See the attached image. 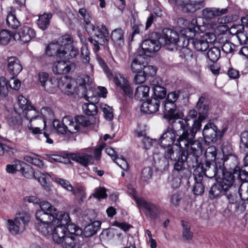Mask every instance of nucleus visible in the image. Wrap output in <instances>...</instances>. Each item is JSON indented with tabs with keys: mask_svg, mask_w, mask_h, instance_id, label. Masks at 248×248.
Returning a JSON list of instances; mask_svg holds the SVG:
<instances>
[{
	"mask_svg": "<svg viewBox=\"0 0 248 248\" xmlns=\"http://www.w3.org/2000/svg\"><path fill=\"white\" fill-rule=\"evenodd\" d=\"M93 196L96 199H103L107 197V189L104 187L99 186L94 189Z\"/></svg>",
	"mask_w": 248,
	"mask_h": 248,
	"instance_id": "obj_55",
	"label": "nucleus"
},
{
	"mask_svg": "<svg viewBox=\"0 0 248 248\" xmlns=\"http://www.w3.org/2000/svg\"><path fill=\"white\" fill-rule=\"evenodd\" d=\"M217 127L213 124L208 123L203 129L202 135L206 142H215L217 139Z\"/></svg>",
	"mask_w": 248,
	"mask_h": 248,
	"instance_id": "obj_21",
	"label": "nucleus"
},
{
	"mask_svg": "<svg viewBox=\"0 0 248 248\" xmlns=\"http://www.w3.org/2000/svg\"><path fill=\"white\" fill-rule=\"evenodd\" d=\"M84 112L89 116H93L97 113L96 106L93 103H85L82 105Z\"/></svg>",
	"mask_w": 248,
	"mask_h": 248,
	"instance_id": "obj_46",
	"label": "nucleus"
},
{
	"mask_svg": "<svg viewBox=\"0 0 248 248\" xmlns=\"http://www.w3.org/2000/svg\"><path fill=\"white\" fill-rule=\"evenodd\" d=\"M202 16L207 22L215 18L214 8H206L202 11Z\"/></svg>",
	"mask_w": 248,
	"mask_h": 248,
	"instance_id": "obj_53",
	"label": "nucleus"
},
{
	"mask_svg": "<svg viewBox=\"0 0 248 248\" xmlns=\"http://www.w3.org/2000/svg\"><path fill=\"white\" fill-rule=\"evenodd\" d=\"M97 61L99 65L101 67L104 72L106 73L107 77L109 79L112 78L113 75L111 71L110 70V69L108 68V66L105 63V61L101 58H97Z\"/></svg>",
	"mask_w": 248,
	"mask_h": 248,
	"instance_id": "obj_63",
	"label": "nucleus"
},
{
	"mask_svg": "<svg viewBox=\"0 0 248 248\" xmlns=\"http://www.w3.org/2000/svg\"><path fill=\"white\" fill-rule=\"evenodd\" d=\"M71 158L76 161L84 167L88 166L89 164H93L94 159L92 155L78 153L72 154L70 155Z\"/></svg>",
	"mask_w": 248,
	"mask_h": 248,
	"instance_id": "obj_28",
	"label": "nucleus"
},
{
	"mask_svg": "<svg viewBox=\"0 0 248 248\" xmlns=\"http://www.w3.org/2000/svg\"><path fill=\"white\" fill-rule=\"evenodd\" d=\"M182 229V237L185 240H190L193 237V232L190 231V226L189 224L183 220L181 221Z\"/></svg>",
	"mask_w": 248,
	"mask_h": 248,
	"instance_id": "obj_42",
	"label": "nucleus"
},
{
	"mask_svg": "<svg viewBox=\"0 0 248 248\" xmlns=\"http://www.w3.org/2000/svg\"><path fill=\"white\" fill-rule=\"evenodd\" d=\"M235 47L234 44L226 41L222 46V49L226 54L232 53L235 51Z\"/></svg>",
	"mask_w": 248,
	"mask_h": 248,
	"instance_id": "obj_64",
	"label": "nucleus"
},
{
	"mask_svg": "<svg viewBox=\"0 0 248 248\" xmlns=\"http://www.w3.org/2000/svg\"><path fill=\"white\" fill-rule=\"evenodd\" d=\"M150 88L146 85L139 86L135 91V98L140 101L144 100V98H146L149 95Z\"/></svg>",
	"mask_w": 248,
	"mask_h": 248,
	"instance_id": "obj_38",
	"label": "nucleus"
},
{
	"mask_svg": "<svg viewBox=\"0 0 248 248\" xmlns=\"http://www.w3.org/2000/svg\"><path fill=\"white\" fill-rule=\"evenodd\" d=\"M73 42V39L72 37L70 35L65 34L61 37L57 43L60 44V48L62 47V50L64 49L65 54H67L66 48L73 45L72 44Z\"/></svg>",
	"mask_w": 248,
	"mask_h": 248,
	"instance_id": "obj_39",
	"label": "nucleus"
},
{
	"mask_svg": "<svg viewBox=\"0 0 248 248\" xmlns=\"http://www.w3.org/2000/svg\"><path fill=\"white\" fill-rule=\"evenodd\" d=\"M164 117L168 121L182 119L174 103L166 100L164 104Z\"/></svg>",
	"mask_w": 248,
	"mask_h": 248,
	"instance_id": "obj_18",
	"label": "nucleus"
},
{
	"mask_svg": "<svg viewBox=\"0 0 248 248\" xmlns=\"http://www.w3.org/2000/svg\"><path fill=\"white\" fill-rule=\"evenodd\" d=\"M187 44L189 46L192 45L196 50L198 51H204L209 47L208 42L204 36L200 38H191L187 40Z\"/></svg>",
	"mask_w": 248,
	"mask_h": 248,
	"instance_id": "obj_26",
	"label": "nucleus"
},
{
	"mask_svg": "<svg viewBox=\"0 0 248 248\" xmlns=\"http://www.w3.org/2000/svg\"><path fill=\"white\" fill-rule=\"evenodd\" d=\"M223 162L215 163L214 165L209 166L206 165L207 168L205 169V175L210 178L216 177V179H222V177L225 176V174L227 173H232L231 171H227L225 170Z\"/></svg>",
	"mask_w": 248,
	"mask_h": 248,
	"instance_id": "obj_15",
	"label": "nucleus"
},
{
	"mask_svg": "<svg viewBox=\"0 0 248 248\" xmlns=\"http://www.w3.org/2000/svg\"><path fill=\"white\" fill-rule=\"evenodd\" d=\"M179 57L186 61L190 60L192 56L193 53L191 49L186 46L182 47L179 52Z\"/></svg>",
	"mask_w": 248,
	"mask_h": 248,
	"instance_id": "obj_60",
	"label": "nucleus"
},
{
	"mask_svg": "<svg viewBox=\"0 0 248 248\" xmlns=\"http://www.w3.org/2000/svg\"><path fill=\"white\" fill-rule=\"evenodd\" d=\"M160 100L156 98H152L142 103L141 111L148 114L154 113L159 110Z\"/></svg>",
	"mask_w": 248,
	"mask_h": 248,
	"instance_id": "obj_23",
	"label": "nucleus"
},
{
	"mask_svg": "<svg viewBox=\"0 0 248 248\" xmlns=\"http://www.w3.org/2000/svg\"><path fill=\"white\" fill-rule=\"evenodd\" d=\"M92 82L91 78L88 75L78 76L76 81L65 76L58 81V88L68 95L81 94V97L89 101L91 91H87L86 85H89Z\"/></svg>",
	"mask_w": 248,
	"mask_h": 248,
	"instance_id": "obj_3",
	"label": "nucleus"
},
{
	"mask_svg": "<svg viewBox=\"0 0 248 248\" xmlns=\"http://www.w3.org/2000/svg\"><path fill=\"white\" fill-rule=\"evenodd\" d=\"M239 148L240 152L248 151V131H244L241 133Z\"/></svg>",
	"mask_w": 248,
	"mask_h": 248,
	"instance_id": "obj_48",
	"label": "nucleus"
},
{
	"mask_svg": "<svg viewBox=\"0 0 248 248\" xmlns=\"http://www.w3.org/2000/svg\"><path fill=\"white\" fill-rule=\"evenodd\" d=\"M226 146H223L222 150L224 156V161L230 160L233 162L234 167L231 168L233 170L232 175L235 177L234 175H236L237 177L241 181L247 182L248 180V166H243L241 169L238 166V159L236 156L233 155L232 153H227L226 151Z\"/></svg>",
	"mask_w": 248,
	"mask_h": 248,
	"instance_id": "obj_11",
	"label": "nucleus"
},
{
	"mask_svg": "<svg viewBox=\"0 0 248 248\" xmlns=\"http://www.w3.org/2000/svg\"><path fill=\"white\" fill-rule=\"evenodd\" d=\"M178 152V154L176 157L175 162L173 165L174 171H177L181 177L187 176L189 172L188 170L185 167V162L186 160V157L182 152L180 151H174Z\"/></svg>",
	"mask_w": 248,
	"mask_h": 248,
	"instance_id": "obj_20",
	"label": "nucleus"
},
{
	"mask_svg": "<svg viewBox=\"0 0 248 248\" xmlns=\"http://www.w3.org/2000/svg\"><path fill=\"white\" fill-rule=\"evenodd\" d=\"M234 176L232 173H227L222 178L221 181L213 185L209 191V197L213 199L228 191L234 183Z\"/></svg>",
	"mask_w": 248,
	"mask_h": 248,
	"instance_id": "obj_7",
	"label": "nucleus"
},
{
	"mask_svg": "<svg viewBox=\"0 0 248 248\" xmlns=\"http://www.w3.org/2000/svg\"><path fill=\"white\" fill-rule=\"evenodd\" d=\"M57 214L55 215L51 214H48L43 210H38L36 212L35 217L37 220L36 223H53V219H56Z\"/></svg>",
	"mask_w": 248,
	"mask_h": 248,
	"instance_id": "obj_31",
	"label": "nucleus"
},
{
	"mask_svg": "<svg viewBox=\"0 0 248 248\" xmlns=\"http://www.w3.org/2000/svg\"><path fill=\"white\" fill-rule=\"evenodd\" d=\"M196 134L193 139L186 145L185 148H180L181 152L185 151L188 154L201 156L202 153V144L199 140H194Z\"/></svg>",
	"mask_w": 248,
	"mask_h": 248,
	"instance_id": "obj_24",
	"label": "nucleus"
},
{
	"mask_svg": "<svg viewBox=\"0 0 248 248\" xmlns=\"http://www.w3.org/2000/svg\"><path fill=\"white\" fill-rule=\"evenodd\" d=\"M95 38H90L89 39L91 43L94 46L93 49L95 52L98 51L100 49L99 45H103L105 41H108V31L106 27L103 25L95 27L93 33Z\"/></svg>",
	"mask_w": 248,
	"mask_h": 248,
	"instance_id": "obj_12",
	"label": "nucleus"
},
{
	"mask_svg": "<svg viewBox=\"0 0 248 248\" xmlns=\"http://www.w3.org/2000/svg\"><path fill=\"white\" fill-rule=\"evenodd\" d=\"M36 33L31 28L23 26L17 29L13 35V39L16 42L25 44L34 38Z\"/></svg>",
	"mask_w": 248,
	"mask_h": 248,
	"instance_id": "obj_14",
	"label": "nucleus"
},
{
	"mask_svg": "<svg viewBox=\"0 0 248 248\" xmlns=\"http://www.w3.org/2000/svg\"><path fill=\"white\" fill-rule=\"evenodd\" d=\"M101 222L95 221L87 225L84 229V235L86 237H90L94 234L100 229Z\"/></svg>",
	"mask_w": 248,
	"mask_h": 248,
	"instance_id": "obj_37",
	"label": "nucleus"
},
{
	"mask_svg": "<svg viewBox=\"0 0 248 248\" xmlns=\"http://www.w3.org/2000/svg\"><path fill=\"white\" fill-rule=\"evenodd\" d=\"M41 113L43 117H40L38 119H41L45 120L46 123V120H50L53 118V112L52 110L47 107H45L42 108Z\"/></svg>",
	"mask_w": 248,
	"mask_h": 248,
	"instance_id": "obj_56",
	"label": "nucleus"
},
{
	"mask_svg": "<svg viewBox=\"0 0 248 248\" xmlns=\"http://www.w3.org/2000/svg\"><path fill=\"white\" fill-rule=\"evenodd\" d=\"M196 108L199 113L198 119L194 121L190 128H193L195 124L198 122L200 126V128L198 129L199 131L201 128V122L206 118L209 110V102L204 96H202L199 98L197 103Z\"/></svg>",
	"mask_w": 248,
	"mask_h": 248,
	"instance_id": "obj_16",
	"label": "nucleus"
},
{
	"mask_svg": "<svg viewBox=\"0 0 248 248\" xmlns=\"http://www.w3.org/2000/svg\"><path fill=\"white\" fill-rule=\"evenodd\" d=\"M46 127V123L45 120L41 119H37L35 121L29 123L28 124V128L30 133L37 137L42 134V131Z\"/></svg>",
	"mask_w": 248,
	"mask_h": 248,
	"instance_id": "obj_27",
	"label": "nucleus"
},
{
	"mask_svg": "<svg viewBox=\"0 0 248 248\" xmlns=\"http://www.w3.org/2000/svg\"><path fill=\"white\" fill-rule=\"evenodd\" d=\"M217 154L215 146H210L207 148L204 154L205 165L209 166L211 165V163L215 161Z\"/></svg>",
	"mask_w": 248,
	"mask_h": 248,
	"instance_id": "obj_35",
	"label": "nucleus"
},
{
	"mask_svg": "<svg viewBox=\"0 0 248 248\" xmlns=\"http://www.w3.org/2000/svg\"><path fill=\"white\" fill-rule=\"evenodd\" d=\"M21 166L22 168L19 172H21L24 177L28 179L35 178V174L36 171H35L31 166L23 162H22Z\"/></svg>",
	"mask_w": 248,
	"mask_h": 248,
	"instance_id": "obj_40",
	"label": "nucleus"
},
{
	"mask_svg": "<svg viewBox=\"0 0 248 248\" xmlns=\"http://www.w3.org/2000/svg\"><path fill=\"white\" fill-rule=\"evenodd\" d=\"M135 200L139 208L142 209L147 217L151 219H156L159 217L161 212L159 205L148 202L142 198H135Z\"/></svg>",
	"mask_w": 248,
	"mask_h": 248,
	"instance_id": "obj_10",
	"label": "nucleus"
},
{
	"mask_svg": "<svg viewBox=\"0 0 248 248\" xmlns=\"http://www.w3.org/2000/svg\"><path fill=\"white\" fill-rule=\"evenodd\" d=\"M24 159L27 162L39 168H42L44 166L43 161L35 155H26L24 157Z\"/></svg>",
	"mask_w": 248,
	"mask_h": 248,
	"instance_id": "obj_57",
	"label": "nucleus"
},
{
	"mask_svg": "<svg viewBox=\"0 0 248 248\" xmlns=\"http://www.w3.org/2000/svg\"><path fill=\"white\" fill-rule=\"evenodd\" d=\"M170 4L180 6L186 12L194 13L203 8V0H169Z\"/></svg>",
	"mask_w": 248,
	"mask_h": 248,
	"instance_id": "obj_13",
	"label": "nucleus"
},
{
	"mask_svg": "<svg viewBox=\"0 0 248 248\" xmlns=\"http://www.w3.org/2000/svg\"><path fill=\"white\" fill-rule=\"evenodd\" d=\"M6 24L12 29H17L19 26L20 22L17 19L15 15L10 14L7 16Z\"/></svg>",
	"mask_w": 248,
	"mask_h": 248,
	"instance_id": "obj_49",
	"label": "nucleus"
},
{
	"mask_svg": "<svg viewBox=\"0 0 248 248\" xmlns=\"http://www.w3.org/2000/svg\"><path fill=\"white\" fill-rule=\"evenodd\" d=\"M110 37L116 47H119L124 45V32L121 28H119L113 30Z\"/></svg>",
	"mask_w": 248,
	"mask_h": 248,
	"instance_id": "obj_30",
	"label": "nucleus"
},
{
	"mask_svg": "<svg viewBox=\"0 0 248 248\" xmlns=\"http://www.w3.org/2000/svg\"><path fill=\"white\" fill-rule=\"evenodd\" d=\"M22 66L20 61L15 57H10L7 59V70L12 76H17L22 71Z\"/></svg>",
	"mask_w": 248,
	"mask_h": 248,
	"instance_id": "obj_25",
	"label": "nucleus"
},
{
	"mask_svg": "<svg viewBox=\"0 0 248 248\" xmlns=\"http://www.w3.org/2000/svg\"><path fill=\"white\" fill-rule=\"evenodd\" d=\"M178 152H174L172 147H169L164 150V155L160 154H154L153 155L155 166L156 170L163 171L168 170L169 165V159L175 160Z\"/></svg>",
	"mask_w": 248,
	"mask_h": 248,
	"instance_id": "obj_9",
	"label": "nucleus"
},
{
	"mask_svg": "<svg viewBox=\"0 0 248 248\" xmlns=\"http://www.w3.org/2000/svg\"><path fill=\"white\" fill-rule=\"evenodd\" d=\"M60 48V44L57 43H50L48 44L45 49L46 56L42 57L41 62L45 63L47 62V57H52L57 56L59 57L62 58L65 55V51Z\"/></svg>",
	"mask_w": 248,
	"mask_h": 248,
	"instance_id": "obj_17",
	"label": "nucleus"
},
{
	"mask_svg": "<svg viewBox=\"0 0 248 248\" xmlns=\"http://www.w3.org/2000/svg\"><path fill=\"white\" fill-rule=\"evenodd\" d=\"M14 33L7 30H2L0 31V44L5 46L9 44Z\"/></svg>",
	"mask_w": 248,
	"mask_h": 248,
	"instance_id": "obj_41",
	"label": "nucleus"
},
{
	"mask_svg": "<svg viewBox=\"0 0 248 248\" xmlns=\"http://www.w3.org/2000/svg\"><path fill=\"white\" fill-rule=\"evenodd\" d=\"M188 119H176L170 123V127H168L163 132L159 140L161 146L171 147L174 143L179 148H185L193 139L198 131L200 124L196 122L193 128L188 123Z\"/></svg>",
	"mask_w": 248,
	"mask_h": 248,
	"instance_id": "obj_1",
	"label": "nucleus"
},
{
	"mask_svg": "<svg viewBox=\"0 0 248 248\" xmlns=\"http://www.w3.org/2000/svg\"><path fill=\"white\" fill-rule=\"evenodd\" d=\"M14 110L16 113L29 120V123L33 122L40 117L39 112L22 95L18 96V102L14 106Z\"/></svg>",
	"mask_w": 248,
	"mask_h": 248,
	"instance_id": "obj_4",
	"label": "nucleus"
},
{
	"mask_svg": "<svg viewBox=\"0 0 248 248\" xmlns=\"http://www.w3.org/2000/svg\"><path fill=\"white\" fill-rule=\"evenodd\" d=\"M75 68V65L74 63L60 61L54 62L52 69L55 74H64L68 73Z\"/></svg>",
	"mask_w": 248,
	"mask_h": 248,
	"instance_id": "obj_22",
	"label": "nucleus"
},
{
	"mask_svg": "<svg viewBox=\"0 0 248 248\" xmlns=\"http://www.w3.org/2000/svg\"><path fill=\"white\" fill-rule=\"evenodd\" d=\"M37 230L44 236L52 234L54 226L51 223H36Z\"/></svg>",
	"mask_w": 248,
	"mask_h": 248,
	"instance_id": "obj_34",
	"label": "nucleus"
},
{
	"mask_svg": "<svg viewBox=\"0 0 248 248\" xmlns=\"http://www.w3.org/2000/svg\"><path fill=\"white\" fill-rule=\"evenodd\" d=\"M75 121L77 124L78 125V130L81 127H86L91 124V122L89 118L84 116H78L75 117Z\"/></svg>",
	"mask_w": 248,
	"mask_h": 248,
	"instance_id": "obj_62",
	"label": "nucleus"
},
{
	"mask_svg": "<svg viewBox=\"0 0 248 248\" xmlns=\"http://www.w3.org/2000/svg\"><path fill=\"white\" fill-rule=\"evenodd\" d=\"M30 216L26 213H20L14 219H8L6 226L13 235H17L23 232L30 221Z\"/></svg>",
	"mask_w": 248,
	"mask_h": 248,
	"instance_id": "obj_8",
	"label": "nucleus"
},
{
	"mask_svg": "<svg viewBox=\"0 0 248 248\" xmlns=\"http://www.w3.org/2000/svg\"><path fill=\"white\" fill-rule=\"evenodd\" d=\"M145 61V58L143 56H137L131 63L130 68L132 72L142 73Z\"/></svg>",
	"mask_w": 248,
	"mask_h": 248,
	"instance_id": "obj_32",
	"label": "nucleus"
},
{
	"mask_svg": "<svg viewBox=\"0 0 248 248\" xmlns=\"http://www.w3.org/2000/svg\"><path fill=\"white\" fill-rule=\"evenodd\" d=\"M52 15L50 13H44L39 17L37 20L38 27L42 30H45L49 26V20L52 18Z\"/></svg>",
	"mask_w": 248,
	"mask_h": 248,
	"instance_id": "obj_36",
	"label": "nucleus"
},
{
	"mask_svg": "<svg viewBox=\"0 0 248 248\" xmlns=\"http://www.w3.org/2000/svg\"><path fill=\"white\" fill-rule=\"evenodd\" d=\"M67 54H65L62 58L67 60L73 59L77 57L79 53L78 49L73 45L70 46L66 48Z\"/></svg>",
	"mask_w": 248,
	"mask_h": 248,
	"instance_id": "obj_58",
	"label": "nucleus"
},
{
	"mask_svg": "<svg viewBox=\"0 0 248 248\" xmlns=\"http://www.w3.org/2000/svg\"><path fill=\"white\" fill-rule=\"evenodd\" d=\"M100 108L104 113L105 119L108 121L112 120L114 117L112 108L104 104H101Z\"/></svg>",
	"mask_w": 248,
	"mask_h": 248,
	"instance_id": "obj_54",
	"label": "nucleus"
},
{
	"mask_svg": "<svg viewBox=\"0 0 248 248\" xmlns=\"http://www.w3.org/2000/svg\"><path fill=\"white\" fill-rule=\"evenodd\" d=\"M70 220L69 214L63 212H59L56 219H53L52 225L54 226L52 233L53 241L59 243L67 235L66 225Z\"/></svg>",
	"mask_w": 248,
	"mask_h": 248,
	"instance_id": "obj_5",
	"label": "nucleus"
},
{
	"mask_svg": "<svg viewBox=\"0 0 248 248\" xmlns=\"http://www.w3.org/2000/svg\"><path fill=\"white\" fill-rule=\"evenodd\" d=\"M188 24V27L186 29V32H190L192 35H195V32L198 31L200 30V26L197 24V19L196 18H193L190 22L187 24Z\"/></svg>",
	"mask_w": 248,
	"mask_h": 248,
	"instance_id": "obj_61",
	"label": "nucleus"
},
{
	"mask_svg": "<svg viewBox=\"0 0 248 248\" xmlns=\"http://www.w3.org/2000/svg\"><path fill=\"white\" fill-rule=\"evenodd\" d=\"M182 199V194L178 191L173 192L169 196V202L170 205L175 207L179 206Z\"/></svg>",
	"mask_w": 248,
	"mask_h": 248,
	"instance_id": "obj_45",
	"label": "nucleus"
},
{
	"mask_svg": "<svg viewBox=\"0 0 248 248\" xmlns=\"http://www.w3.org/2000/svg\"><path fill=\"white\" fill-rule=\"evenodd\" d=\"M207 57L211 62H216L220 57V50L219 48L213 47L207 52Z\"/></svg>",
	"mask_w": 248,
	"mask_h": 248,
	"instance_id": "obj_47",
	"label": "nucleus"
},
{
	"mask_svg": "<svg viewBox=\"0 0 248 248\" xmlns=\"http://www.w3.org/2000/svg\"><path fill=\"white\" fill-rule=\"evenodd\" d=\"M182 153H184L186 157V161L189 167L195 169H202V164L200 159L201 156H196V155L188 154V152L185 151H183Z\"/></svg>",
	"mask_w": 248,
	"mask_h": 248,
	"instance_id": "obj_29",
	"label": "nucleus"
},
{
	"mask_svg": "<svg viewBox=\"0 0 248 248\" xmlns=\"http://www.w3.org/2000/svg\"><path fill=\"white\" fill-rule=\"evenodd\" d=\"M43 87L48 93H53L57 91L58 88V81L55 78H50L49 80L45 84Z\"/></svg>",
	"mask_w": 248,
	"mask_h": 248,
	"instance_id": "obj_44",
	"label": "nucleus"
},
{
	"mask_svg": "<svg viewBox=\"0 0 248 248\" xmlns=\"http://www.w3.org/2000/svg\"><path fill=\"white\" fill-rule=\"evenodd\" d=\"M53 127L55 131L59 134L64 135L67 133H76L79 131L78 125L77 124L75 118L70 116L63 118L62 121L54 120L53 122Z\"/></svg>",
	"mask_w": 248,
	"mask_h": 248,
	"instance_id": "obj_6",
	"label": "nucleus"
},
{
	"mask_svg": "<svg viewBox=\"0 0 248 248\" xmlns=\"http://www.w3.org/2000/svg\"><path fill=\"white\" fill-rule=\"evenodd\" d=\"M22 161L16 160L14 164H8L6 166V170L9 173H16L17 171L21 170Z\"/></svg>",
	"mask_w": 248,
	"mask_h": 248,
	"instance_id": "obj_51",
	"label": "nucleus"
},
{
	"mask_svg": "<svg viewBox=\"0 0 248 248\" xmlns=\"http://www.w3.org/2000/svg\"><path fill=\"white\" fill-rule=\"evenodd\" d=\"M202 176L200 173L194 174L195 183L192 190L196 195H200L204 192V186L202 183Z\"/></svg>",
	"mask_w": 248,
	"mask_h": 248,
	"instance_id": "obj_33",
	"label": "nucleus"
},
{
	"mask_svg": "<svg viewBox=\"0 0 248 248\" xmlns=\"http://www.w3.org/2000/svg\"><path fill=\"white\" fill-rule=\"evenodd\" d=\"M66 232H68L70 233V235L72 234H75V235L80 236L83 233L82 230L78 226L74 224L70 223L67 224L66 225Z\"/></svg>",
	"mask_w": 248,
	"mask_h": 248,
	"instance_id": "obj_50",
	"label": "nucleus"
},
{
	"mask_svg": "<svg viewBox=\"0 0 248 248\" xmlns=\"http://www.w3.org/2000/svg\"><path fill=\"white\" fill-rule=\"evenodd\" d=\"M180 38L177 32L172 29H164L157 40L153 39L145 40L141 45V47L145 55L152 56L158 51L161 46H165L166 49L170 50H176L178 48Z\"/></svg>",
	"mask_w": 248,
	"mask_h": 248,
	"instance_id": "obj_2",
	"label": "nucleus"
},
{
	"mask_svg": "<svg viewBox=\"0 0 248 248\" xmlns=\"http://www.w3.org/2000/svg\"><path fill=\"white\" fill-rule=\"evenodd\" d=\"M113 77V82L115 84L120 88L125 95L129 97H132L133 90L131 88L126 78L120 74H115Z\"/></svg>",
	"mask_w": 248,
	"mask_h": 248,
	"instance_id": "obj_19",
	"label": "nucleus"
},
{
	"mask_svg": "<svg viewBox=\"0 0 248 248\" xmlns=\"http://www.w3.org/2000/svg\"><path fill=\"white\" fill-rule=\"evenodd\" d=\"M39 205L41 208L40 210H43L44 212H46L48 214H51L55 215V214H58L59 213H56V208L47 202H40Z\"/></svg>",
	"mask_w": 248,
	"mask_h": 248,
	"instance_id": "obj_52",
	"label": "nucleus"
},
{
	"mask_svg": "<svg viewBox=\"0 0 248 248\" xmlns=\"http://www.w3.org/2000/svg\"><path fill=\"white\" fill-rule=\"evenodd\" d=\"M152 89L155 96V98H156L157 99H163L166 95V90L165 88L161 86V85L156 86L155 87H153Z\"/></svg>",
	"mask_w": 248,
	"mask_h": 248,
	"instance_id": "obj_59",
	"label": "nucleus"
},
{
	"mask_svg": "<svg viewBox=\"0 0 248 248\" xmlns=\"http://www.w3.org/2000/svg\"><path fill=\"white\" fill-rule=\"evenodd\" d=\"M59 244H61L63 248H74L76 246L77 241L73 236L66 235Z\"/></svg>",
	"mask_w": 248,
	"mask_h": 248,
	"instance_id": "obj_43",
	"label": "nucleus"
}]
</instances>
